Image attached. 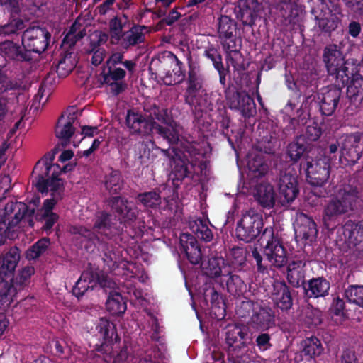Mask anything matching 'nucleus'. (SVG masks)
Segmentation results:
<instances>
[{"mask_svg": "<svg viewBox=\"0 0 363 363\" xmlns=\"http://www.w3.org/2000/svg\"><path fill=\"white\" fill-rule=\"evenodd\" d=\"M55 152H48L36 164L33 169L34 183L41 193L50 192V199L44 201L38 212L40 219L45 220V228L50 230L58 220L57 213L52 211L56 203L62 199L64 193L63 182L58 178L61 172H69L74 169V164H67L61 169L57 164H52Z\"/></svg>", "mask_w": 363, "mask_h": 363, "instance_id": "1", "label": "nucleus"}, {"mask_svg": "<svg viewBox=\"0 0 363 363\" xmlns=\"http://www.w3.org/2000/svg\"><path fill=\"white\" fill-rule=\"evenodd\" d=\"M156 121H147L137 113L128 111L126 123L133 133L148 134L155 132L161 134L169 143H175L179 140L180 127L167 116V111H162L156 113Z\"/></svg>", "mask_w": 363, "mask_h": 363, "instance_id": "2", "label": "nucleus"}, {"mask_svg": "<svg viewBox=\"0 0 363 363\" xmlns=\"http://www.w3.org/2000/svg\"><path fill=\"white\" fill-rule=\"evenodd\" d=\"M357 194V190L350 186L338 190L337 195L331 199L323 211V222L328 229L336 225L337 216L353 209L358 199Z\"/></svg>", "mask_w": 363, "mask_h": 363, "instance_id": "3", "label": "nucleus"}, {"mask_svg": "<svg viewBox=\"0 0 363 363\" xmlns=\"http://www.w3.org/2000/svg\"><path fill=\"white\" fill-rule=\"evenodd\" d=\"M33 213V209L28 211V207L24 203H8L0 213V245L4 243L6 238L11 237L10 231L21 221L27 220L31 226L33 222L30 217Z\"/></svg>", "mask_w": 363, "mask_h": 363, "instance_id": "4", "label": "nucleus"}, {"mask_svg": "<svg viewBox=\"0 0 363 363\" xmlns=\"http://www.w3.org/2000/svg\"><path fill=\"white\" fill-rule=\"evenodd\" d=\"M121 251L108 252L105 254L104 262L116 277H124V279L137 277L141 282L147 279V275L135 264L123 259Z\"/></svg>", "mask_w": 363, "mask_h": 363, "instance_id": "5", "label": "nucleus"}, {"mask_svg": "<svg viewBox=\"0 0 363 363\" xmlns=\"http://www.w3.org/2000/svg\"><path fill=\"white\" fill-rule=\"evenodd\" d=\"M20 250L16 247H11L2 257L0 267V296L12 301L17 294V289L14 284H11V275L16 268L20 260Z\"/></svg>", "mask_w": 363, "mask_h": 363, "instance_id": "6", "label": "nucleus"}, {"mask_svg": "<svg viewBox=\"0 0 363 363\" xmlns=\"http://www.w3.org/2000/svg\"><path fill=\"white\" fill-rule=\"evenodd\" d=\"M264 227L262 214L254 209H249L242 213L237 222L235 235L245 242H250L257 238Z\"/></svg>", "mask_w": 363, "mask_h": 363, "instance_id": "7", "label": "nucleus"}, {"mask_svg": "<svg viewBox=\"0 0 363 363\" xmlns=\"http://www.w3.org/2000/svg\"><path fill=\"white\" fill-rule=\"evenodd\" d=\"M261 245H264V255L272 265L281 267L286 264L287 253L278 236L274 235L273 229L265 228L260 239Z\"/></svg>", "mask_w": 363, "mask_h": 363, "instance_id": "8", "label": "nucleus"}, {"mask_svg": "<svg viewBox=\"0 0 363 363\" xmlns=\"http://www.w3.org/2000/svg\"><path fill=\"white\" fill-rule=\"evenodd\" d=\"M323 60L328 72L334 77L337 86H344L349 80L347 63L342 52L335 45H330L325 49Z\"/></svg>", "mask_w": 363, "mask_h": 363, "instance_id": "9", "label": "nucleus"}, {"mask_svg": "<svg viewBox=\"0 0 363 363\" xmlns=\"http://www.w3.org/2000/svg\"><path fill=\"white\" fill-rule=\"evenodd\" d=\"M118 283H116L113 280V278L105 274L104 272L94 274L91 272L86 271L83 272L80 278L77 281L76 284L73 287V294L79 298L82 296L89 289H93L99 284L102 288H110L114 289L118 284H124L119 279Z\"/></svg>", "mask_w": 363, "mask_h": 363, "instance_id": "10", "label": "nucleus"}, {"mask_svg": "<svg viewBox=\"0 0 363 363\" xmlns=\"http://www.w3.org/2000/svg\"><path fill=\"white\" fill-rule=\"evenodd\" d=\"M363 138V134L355 132L342 135L337 140L340 147V162L345 166L353 165L360 158L359 147Z\"/></svg>", "mask_w": 363, "mask_h": 363, "instance_id": "11", "label": "nucleus"}, {"mask_svg": "<svg viewBox=\"0 0 363 363\" xmlns=\"http://www.w3.org/2000/svg\"><path fill=\"white\" fill-rule=\"evenodd\" d=\"M330 160L322 156L307 162L306 176L308 182L313 186H321L330 177Z\"/></svg>", "mask_w": 363, "mask_h": 363, "instance_id": "12", "label": "nucleus"}, {"mask_svg": "<svg viewBox=\"0 0 363 363\" xmlns=\"http://www.w3.org/2000/svg\"><path fill=\"white\" fill-rule=\"evenodd\" d=\"M315 20L319 28L324 32L335 30L340 23V9L334 5L329 6L326 2H321L319 7L313 10Z\"/></svg>", "mask_w": 363, "mask_h": 363, "instance_id": "13", "label": "nucleus"}, {"mask_svg": "<svg viewBox=\"0 0 363 363\" xmlns=\"http://www.w3.org/2000/svg\"><path fill=\"white\" fill-rule=\"evenodd\" d=\"M108 220V215L101 213L97 216L93 228V233H91L89 230L82 226L73 227L72 232L74 234L82 235L85 238L91 240L94 239H97L98 240H103L104 238H108L116 233L115 229H113L107 222Z\"/></svg>", "mask_w": 363, "mask_h": 363, "instance_id": "14", "label": "nucleus"}, {"mask_svg": "<svg viewBox=\"0 0 363 363\" xmlns=\"http://www.w3.org/2000/svg\"><path fill=\"white\" fill-rule=\"evenodd\" d=\"M49 33L39 27H33L27 29L22 37V44L28 51L40 53L48 45Z\"/></svg>", "mask_w": 363, "mask_h": 363, "instance_id": "15", "label": "nucleus"}, {"mask_svg": "<svg viewBox=\"0 0 363 363\" xmlns=\"http://www.w3.org/2000/svg\"><path fill=\"white\" fill-rule=\"evenodd\" d=\"M278 185L279 196L277 201L281 205L293 202L299 193L296 174L288 172L281 175Z\"/></svg>", "mask_w": 363, "mask_h": 363, "instance_id": "16", "label": "nucleus"}, {"mask_svg": "<svg viewBox=\"0 0 363 363\" xmlns=\"http://www.w3.org/2000/svg\"><path fill=\"white\" fill-rule=\"evenodd\" d=\"M77 118L76 108L72 107L67 109L59 119L55 128L56 136L66 142L75 134L74 123Z\"/></svg>", "mask_w": 363, "mask_h": 363, "instance_id": "17", "label": "nucleus"}, {"mask_svg": "<svg viewBox=\"0 0 363 363\" xmlns=\"http://www.w3.org/2000/svg\"><path fill=\"white\" fill-rule=\"evenodd\" d=\"M340 95V89L336 87H327L322 89L318 99L323 114L330 116L335 111Z\"/></svg>", "mask_w": 363, "mask_h": 363, "instance_id": "18", "label": "nucleus"}, {"mask_svg": "<svg viewBox=\"0 0 363 363\" xmlns=\"http://www.w3.org/2000/svg\"><path fill=\"white\" fill-rule=\"evenodd\" d=\"M202 267L207 276L219 279L220 285L223 284V278L230 274L229 267L222 257H211L202 263Z\"/></svg>", "mask_w": 363, "mask_h": 363, "instance_id": "19", "label": "nucleus"}, {"mask_svg": "<svg viewBox=\"0 0 363 363\" xmlns=\"http://www.w3.org/2000/svg\"><path fill=\"white\" fill-rule=\"evenodd\" d=\"M257 202L264 208H272L276 202V194L273 186L268 182L262 181L252 191Z\"/></svg>", "mask_w": 363, "mask_h": 363, "instance_id": "20", "label": "nucleus"}, {"mask_svg": "<svg viewBox=\"0 0 363 363\" xmlns=\"http://www.w3.org/2000/svg\"><path fill=\"white\" fill-rule=\"evenodd\" d=\"M180 245L189 262L193 264H199L201 259V251L198 242L194 236L187 233L180 235Z\"/></svg>", "mask_w": 363, "mask_h": 363, "instance_id": "21", "label": "nucleus"}, {"mask_svg": "<svg viewBox=\"0 0 363 363\" xmlns=\"http://www.w3.org/2000/svg\"><path fill=\"white\" fill-rule=\"evenodd\" d=\"M294 228L297 236L310 241L315 239L318 233L315 223L311 218L303 213L297 215L296 224Z\"/></svg>", "mask_w": 363, "mask_h": 363, "instance_id": "22", "label": "nucleus"}, {"mask_svg": "<svg viewBox=\"0 0 363 363\" xmlns=\"http://www.w3.org/2000/svg\"><path fill=\"white\" fill-rule=\"evenodd\" d=\"M347 96L354 107H359L363 101V77L359 74H352L348 84Z\"/></svg>", "mask_w": 363, "mask_h": 363, "instance_id": "23", "label": "nucleus"}, {"mask_svg": "<svg viewBox=\"0 0 363 363\" xmlns=\"http://www.w3.org/2000/svg\"><path fill=\"white\" fill-rule=\"evenodd\" d=\"M272 298L281 310H288L292 306V298L288 286L284 282L277 281L274 284Z\"/></svg>", "mask_w": 363, "mask_h": 363, "instance_id": "24", "label": "nucleus"}, {"mask_svg": "<svg viewBox=\"0 0 363 363\" xmlns=\"http://www.w3.org/2000/svg\"><path fill=\"white\" fill-rule=\"evenodd\" d=\"M104 69V82L110 86L111 91L114 94H118L123 89V84L121 80L125 76V72L121 68H116L112 69V67H107Z\"/></svg>", "mask_w": 363, "mask_h": 363, "instance_id": "25", "label": "nucleus"}, {"mask_svg": "<svg viewBox=\"0 0 363 363\" xmlns=\"http://www.w3.org/2000/svg\"><path fill=\"white\" fill-rule=\"evenodd\" d=\"M240 19L243 24L252 26L259 16L262 6L257 0H247L241 6Z\"/></svg>", "mask_w": 363, "mask_h": 363, "instance_id": "26", "label": "nucleus"}, {"mask_svg": "<svg viewBox=\"0 0 363 363\" xmlns=\"http://www.w3.org/2000/svg\"><path fill=\"white\" fill-rule=\"evenodd\" d=\"M99 338L103 340L102 345H111L117 340L115 325L106 318H101L96 326Z\"/></svg>", "mask_w": 363, "mask_h": 363, "instance_id": "27", "label": "nucleus"}, {"mask_svg": "<svg viewBox=\"0 0 363 363\" xmlns=\"http://www.w3.org/2000/svg\"><path fill=\"white\" fill-rule=\"evenodd\" d=\"M305 262L302 260L293 261L288 266L287 279L293 286L298 287L304 280Z\"/></svg>", "mask_w": 363, "mask_h": 363, "instance_id": "28", "label": "nucleus"}, {"mask_svg": "<svg viewBox=\"0 0 363 363\" xmlns=\"http://www.w3.org/2000/svg\"><path fill=\"white\" fill-rule=\"evenodd\" d=\"M108 39V36L106 33L101 31H95L90 35V40L93 48L91 52H93L91 58V62L94 65H99L104 60L105 56V50L102 48L96 49V44L100 45L105 43Z\"/></svg>", "mask_w": 363, "mask_h": 363, "instance_id": "29", "label": "nucleus"}, {"mask_svg": "<svg viewBox=\"0 0 363 363\" xmlns=\"http://www.w3.org/2000/svg\"><path fill=\"white\" fill-rule=\"evenodd\" d=\"M330 289V284L322 278L313 279L309 281L305 288L308 297H323L328 294Z\"/></svg>", "mask_w": 363, "mask_h": 363, "instance_id": "30", "label": "nucleus"}, {"mask_svg": "<svg viewBox=\"0 0 363 363\" xmlns=\"http://www.w3.org/2000/svg\"><path fill=\"white\" fill-rule=\"evenodd\" d=\"M106 307L107 311L112 315L123 314L127 308L126 303L120 293L111 292L108 296Z\"/></svg>", "mask_w": 363, "mask_h": 363, "instance_id": "31", "label": "nucleus"}, {"mask_svg": "<svg viewBox=\"0 0 363 363\" xmlns=\"http://www.w3.org/2000/svg\"><path fill=\"white\" fill-rule=\"evenodd\" d=\"M189 227L192 233L199 238L206 242H209L212 240L213 233L208 228L206 220H201L200 218L191 219L189 222Z\"/></svg>", "mask_w": 363, "mask_h": 363, "instance_id": "32", "label": "nucleus"}, {"mask_svg": "<svg viewBox=\"0 0 363 363\" xmlns=\"http://www.w3.org/2000/svg\"><path fill=\"white\" fill-rule=\"evenodd\" d=\"M113 210L121 216L124 221L132 220L136 217V211L132 208V204L125 201L123 199L115 197L111 201Z\"/></svg>", "mask_w": 363, "mask_h": 363, "instance_id": "33", "label": "nucleus"}, {"mask_svg": "<svg viewBox=\"0 0 363 363\" xmlns=\"http://www.w3.org/2000/svg\"><path fill=\"white\" fill-rule=\"evenodd\" d=\"M235 97L237 102H232L230 107L240 109L245 116H250L255 112V104L253 99L247 94L237 93Z\"/></svg>", "mask_w": 363, "mask_h": 363, "instance_id": "34", "label": "nucleus"}, {"mask_svg": "<svg viewBox=\"0 0 363 363\" xmlns=\"http://www.w3.org/2000/svg\"><path fill=\"white\" fill-rule=\"evenodd\" d=\"M247 166L250 172V176L254 178L264 175L268 169L262 159L253 153H250L247 156Z\"/></svg>", "mask_w": 363, "mask_h": 363, "instance_id": "35", "label": "nucleus"}, {"mask_svg": "<svg viewBox=\"0 0 363 363\" xmlns=\"http://www.w3.org/2000/svg\"><path fill=\"white\" fill-rule=\"evenodd\" d=\"M252 320L255 327L260 330H267L274 324V316L271 310L266 308H261L252 316Z\"/></svg>", "mask_w": 363, "mask_h": 363, "instance_id": "36", "label": "nucleus"}, {"mask_svg": "<svg viewBox=\"0 0 363 363\" xmlns=\"http://www.w3.org/2000/svg\"><path fill=\"white\" fill-rule=\"evenodd\" d=\"M169 61L174 67L172 69L173 75L172 72H168L166 77L164 78V83L167 85L178 83L182 80L184 77L181 67L182 63L178 60L177 57L174 55H171Z\"/></svg>", "mask_w": 363, "mask_h": 363, "instance_id": "37", "label": "nucleus"}, {"mask_svg": "<svg viewBox=\"0 0 363 363\" xmlns=\"http://www.w3.org/2000/svg\"><path fill=\"white\" fill-rule=\"evenodd\" d=\"M235 25L232 20L227 16H223L219 19L218 34L219 37L223 40V43L227 40L233 38Z\"/></svg>", "mask_w": 363, "mask_h": 363, "instance_id": "38", "label": "nucleus"}, {"mask_svg": "<svg viewBox=\"0 0 363 363\" xmlns=\"http://www.w3.org/2000/svg\"><path fill=\"white\" fill-rule=\"evenodd\" d=\"M49 245L50 241L48 239H40L26 251V258L29 261L38 259L45 253Z\"/></svg>", "mask_w": 363, "mask_h": 363, "instance_id": "39", "label": "nucleus"}, {"mask_svg": "<svg viewBox=\"0 0 363 363\" xmlns=\"http://www.w3.org/2000/svg\"><path fill=\"white\" fill-rule=\"evenodd\" d=\"M345 297L349 302L363 308V286H350L345 291Z\"/></svg>", "mask_w": 363, "mask_h": 363, "instance_id": "40", "label": "nucleus"}, {"mask_svg": "<svg viewBox=\"0 0 363 363\" xmlns=\"http://www.w3.org/2000/svg\"><path fill=\"white\" fill-rule=\"evenodd\" d=\"M76 65L77 60L74 56L71 54L67 55L60 61L57 67V73L60 77H66L74 69Z\"/></svg>", "mask_w": 363, "mask_h": 363, "instance_id": "41", "label": "nucleus"}, {"mask_svg": "<svg viewBox=\"0 0 363 363\" xmlns=\"http://www.w3.org/2000/svg\"><path fill=\"white\" fill-rule=\"evenodd\" d=\"M323 352L320 340L316 337H311L306 341L303 354L310 358L319 356Z\"/></svg>", "mask_w": 363, "mask_h": 363, "instance_id": "42", "label": "nucleus"}, {"mask_svg": "<svg viewBox=\"0 0 363 363\" xmlns=\"http://www.w3.org/2000/svg\"><path fill=\"white\" fill-rule=\"evenodd\" d=\"M79 23L77 20L71 27L70 31L65 37L62 42L64 45L67 44L71 46L74 45L77 40L83 38L85 35L84 30L79 29Z\"/></svg>", "mask_w": 363, "mask_h": 363, "instance_id": "43", "label": "nucleus"}, {"mask_svg": "<svg viewBox=\"0 0 363 363\" xmlns=\"http://www.w3.org/2000/svg\"><path fill=\"white\" fill-rule=\"evenodd\" d=\"M105 186L110 193H117L121 188L120 174L116 171L112 172L106 178Z\"/></svg>", "mask_w": 363, "mask_h": 363, "instance_id": "44", "label": "nucleus"}, {"mask_svg": "<svg viewBox=\"0 0 363 363\" xmlns=\"http://www.w3.org/2000/svg\"><path fill=\"white\" fill-rule=\"evenodd\" d=\"M223 283L225 282L227 290L233 295H237L240 292L238 286L242 283L238 276L230 275V274L223 278ZM224 284L222 285L223 286Z\"/></svg>", "mask_w": 363, "mask_h": 363, "instance_id": "45", "label": "nucleus"}, {"mask_svg": "<svg viewBox=\"0 0 363 363\" xmlns=\"http://www.w3.org/2000/svg\"><path fill=\"white\" fill-rule=\"evenodd\" d=\"M160 197L156 192H148L140 194L139 201L147 208H153L159 204Z\"/></svg>", "mask_w": 363, "mask_h": 363, "instance_id": "46", "label": "nucleus"}, {"mask_svg": "<svg viewBox=\"0 0 363 363\" xmlns=\"http://www.w3.org/2000/svg\"><path fill=\"white\" fill-rule=\"evenodd\" d=\"M98 133L96 127L84 126L80 133H75L73 138V145L77 147L84 137H93Z\"/></svg>", "mask_w": 363, "mask_h": 363, "instance_id": "47", "label": "nucleus"}, {"mask_svg": "<svg viewBox=\"0 0 363 363\" xmlns=\"http://www.w3.org/2000/svg\"><path fill=\"white\" fill-rule=\"evenodd\" d=\"M23 28V21L19 19H13L9 23L0 27V35H6L16 33Z\"/></svg>", "mask_w": 363, "mask_h": 363, "instance_id": "48", "label": "nucleus"}, {"mask_svg": "<svg viewBox=\"0 0 363 363\" xmlns=\"http://www.w3.org/2000/svg\"><path fill=\"white\" fill-rule=\"evenodd\" d=\"M35 273V268L33 266H26L23 268L18 273V277H16V285H19L21 287L23 284H24L26 281H28L32 275ZM13 284V283L11 284ZM13 284H15L13 283ZM18 289V286L14 285Z\"/></svg>", "mask_w": 363, "mask_h": 363, "instance_id": "49", "label": "nucleus"}, {"mask_svg": "<svg viewBox=\"0 0 363 363\" xmlns=\"http://www.w3.org/2000/svg\"><path fill=\"white\" fill-rule=\"evenodd\" d=\"M110 33L112 43H116L122 34V25L117 18H114L111 21Z\"/></svg>", "mask_w": 363, "mask_h": 363, "instance_id": "50", "label": "nucleus"}, {"mask_svg": "<svg viewBox=\"0 0 363 363\" xmlns=\"http://www.w3.org/2000/svg\"><path fill=\"white\" fill-rule=\"evenodd\" d=\"M305 148L298 143H292L289 145L288 154L294 161H297L303 154Z\"/></svg>", "mask_w": 363, "mask_h": 363, "instance_id": "51", "label": "nucleus"}, {"mask_svg": "<svg viewBox=\"0 0 363 363\" xmlns=\"http://www.w3.org/2000/svg\"><path fill=\"white\" fill-rule=\"evenodd\" d=\"M128 45H135L143 40V35L140 28H132L125 36Z\"/></svg>", "mask_w": 363, "mask_h": 363, "instance_id": "52", "label": "nucleus"}, {"mask_svg": "<svg viewBox=\"0 0 363 363\" xmlns=\"http://www.w3.org/2000/svg\"><path fill=\"white\" fill-rule=\"evenodd\" d=\"M238 338L240 341L244 339V334L240 328L233 327L232 329H228L226 334V340L229 345H231L238 342Z\"/></svg>", "mask_w": 363, "mask_h": 363, "instance_id": "53", "label": "nucleus"}, {"mask_svg": "<svg viewBox=\"0 0 363 363\" xmlns=\"http://www.w3.org/2000/svg\"><path fill=\"white\" fill-rule=\"evenodd\" d=\"M321 135L320 129L316 124L308 125L306 128V137L308 140L315 141Z\"/></svg>", "mask_w": 363, "mask_h": 363, "instance_id": "54", "label": "nucleus"}, {"mask_svg": "<svg viewBox=\"0 0 363 363\" xmlns=\"http://www.w3.org/2000/svg\"><path fill=\"white\" fill-rule=\"evenodd\" d=\"M0 49L9 57H13L18 52V48L11 41L1 43Z\"/></svg>", "mask_w": 363, "mask_h": 363, "instance_id": "55", "label": "nucleus"}, {"mask_svg": "<svg viewBox=\"0 0 363 363\" xmlns=\"http://www.w3.org/2000/svg\"><path fill=\"white\" fill-rule=\"evenodd\" d=\"M128 293L130 294V296L133 295V296L135 298V299L132 298V301L134 303V304H138L143 307L145 306L146 298L143 296L140 290L136 289H130Z\"/></svg>", "mask_w": 363, "mask_h": 363, "instance_id": "56", "label": "nucleus"}, {"mask_svg": "<svg viewBox=\"0 0 363 363\" xmlns=\"http://www.w3.org/2000/svg\"><path fill=\"white\" fill-rule=\"evenodd\" d=\"M332 309L335 315L340 316V318L344 315V302L340 298H336L334 300Z\"/></svg>", "mask_w": 363, "mask_h": 363, "instance_id": "57", "label": "nucleus"}, {"mask_svg": "<svg viewBox=\"0 0 363 363\" xmlns=\"http://www.w3.org/2000/svg\"><path fill=\"white\" fill-rule=\"evenodd\" d=\"M257 344L261 350H266L269 347V337L267 334H262L257 338Z\"/></svg>", "mask_w": 363, "mask_h": 363, "instance_id": "58", "label": "nucleus"}, {"mask_svg": "<svg viewBox=\"0 0 363 363\" xmlns=\"http://www.w3.org/2000/svg\"><path fill=\"white\" fill-rule=\"evenodd\" d=\"M123 55L121 52L113 53L106 62L107 67H112L119 62H121Z\"/></svg>", "mask_w": 363, "mask_h": 363, "instance_id": "59", "label": "nucleus"}, {"mask_svg": "<svg viewBox=\"0 0 363 363\" xmlns=\"http://www.w3.org/2000/svg\"><path fill=\"white\" fill-rule=\"evenodd\" d=\"M361 31L360 24L357 22H351L349 25V33L351 36L356 38Z\"/></svg>", "mask_w": 363, "mask_h": 363, "instance_id": "60", "label": "nucleus"}, {"mask_svg": "<svg viewBox=\"0 0 363 363\" xmlns=\"http://www.w3.org/2000/svg\"><path fill=\"white\" fill-rule=\"evenodd\" d=\"M150 145L153 146V144L152 143H150V144H148V145L143 144V143H141L140 145V147L143 150V152H140V155H139L140 158H141L142 160L150 159L151 157L150 147H149Z\"/></svg>", "mask_w": 363, "mask_h": 363, "instance_id": "61", "label": "nucleus"}, {"mask_svg": "<svg viewBox=\"0 0 363 363\" xmlns=\"http://www.w3.org/2000/svg\"><path fill=\"white\" fill-rule=\"evenodd\" d=\"M1 4L6 6L10 11H16V8L18 6V0H1Z\"/></svg>", "mask_w": 363, "mask_h": 363, "instance_id": "62", "label": "nucleus"}, {"mask_svg": "<svg viewBox=\"0 0 363 363\" xmlns=\"http://www.w3.org/2000/svg\"><path fill=\"white\" fill-rule=\"evenodd\" d=\"M181 162L182 164L178 169L177 167L174 168L178 179L184 178L186 176V167L185 166V163L184 161H181Z\"/></svg>", "mask_w": 363, "mask_h": 363, "instance_id": "63", "label": "nucleus"}, {"mask_svg": "<svg viewBox=\"0 0 363 363\" xmlns=\"http://www.w3.org/2000/svg\"><path fill=\"white\" fill-rule=\"evenodd\" d=\"M11 178L8 175H4L0 177V189L7 191L10 186Z\"/></svg>", "mask_w": 363, "mask_h": 363, "instance_id": "64", "label": "nucleus"}]
</instances>
